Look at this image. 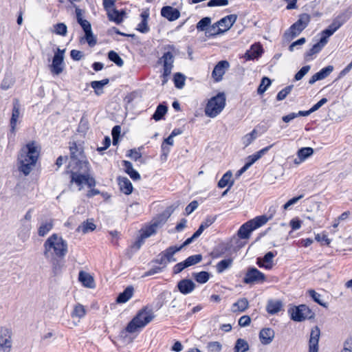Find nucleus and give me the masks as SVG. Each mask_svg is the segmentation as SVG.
I'll return each instance as SVG.
<instances>
[{
	"label": "nucleus",
	"instance_id": "1",
	"mask_svg": "<svg viewBox=\"0 0 352 352\" xmlns=\"http://www.w3.org/2000/svg\"><path fill=\"white\" fill-rule=\"evenodd\" d=\"M71 151V181L70 188L73 190L76 186L78 190H81L84 185H87L91 189L87 192V197H92L99 195L98 189L92 188L96 184L95 179L91 176L90 165L81 151L76 148V144L69 146Z\"/></svg>",
	"mask_w": 352,
	"mask_h": 352
},
{
	"label": "nucleus",
	"instance_id": "2",
	"mask_svg": "<svg viewBox=\"0 0 352 352\" xmlns=\"http://www.w3.org/2000/svg\"><path fill=\"white\" fill-rule=\"evenodd\" d=\"M65 254L66 242L63 236L53 234L45 240L43 255L52 263L54 274H58L62 272Z\"/></svg>",
	"mask_w": 352,
	"mask_h": 352
},
{
	"label": "nucleus",
	"instance_id": "3",
	"mask_svg": "<svg viewBox=\"0 0 352 352\" xmlns=\"http://www.w3.org/2000/svg\"><path fill=\"white\" fill-rule=\"evenodd\" d=\"M41 147L36 141H30L20 149L17 156V168L28 176L34 169L41 154Z\"/></svg>",
	"mask_w": 352,
	"mask_h": 352
},
{
	"label": "nucleus",
	"instance_id": "4",
	"mask_svg": "<svg viewBox=\"0 0 352 352\" xmlns=\"http://www.w3.org/2000/svg\"><path fill=\"white\" fill-rule=\"evenodd\" d=\"M155 316L151 309L144 308L138 311L137 315L129 322L126 331L130 333H135L144 328Z\"/></svg>",
	"mask_w": 352,
	"mask_h": 352
},
{
	"label": "nucleus",
	"instance_id": "5",
	"mask_svg": "<svg viewBox=\"0 0 352 352\" xmlns=\"http://www.w3.org/2000/svg\"><path fill=\"white\" fill-rule=\"evenodd\" d=\"M226 106V96L223 93H219L211 98L205 108V113L209 118L217 117Z\"/></svg>",
	"mask_w": 352,
	"mask_h": 352
},
{
	"label": "nucleus",
	"instance_id": "6",
	"mask_svg": "<svg viewBox=\"0 0 352 352\" xmlns=\"http://www.w3.org/2000/svg\"><path fill=\"white\" fill-rule=\"evenodd\" d=\"M309 21L310 16L308 14L305 13L300 14L298 20L285 32V36L289 39L296 37L306 28Z\"/></svg>",
	"mask_w": 352,
	"mask_h": 352
},
{
	"label": "nucleus",
	"instance_id": "7",
	"mask_svg": "<svg viewBox=\"0 0 352 352\" xmlns=\"http://www.w3.org/2000/svg\"><path fill=\"white\" fill-rule=\"evenodd\" d=\"M291 319L294 321L301 322L314 318V314L305 305L293 306L288 309Z\"/></svg>",
	"mask_w": 352,
	"mask_h": 352
},
{
	"label": "nucleus",
	"instance_id": "8",
	"mask_svg": "<svg viewBox=\"0 0 352 352\" xmlns=\"http://www.w3.org/2000/svg\"><path fill=\"white\" fill-rule=\"evenodd\" d=\"M181 250L182 247H168L159 254L158 258L156 259V263L165 267L169 263L175 262L176 258H174V255Z\"/></svg>",
	"mask_w": 352,
	"mask_h": 352
},
{
	"label": "nucleus",
	"instance_id": "9",
	"mask_svg": "<svg viewBox=\"0 0 352 352\" xmlns=\"http://www.w3.org/2000/svg\"><path fill=\"white\" fill-rule=\"evenodd\" d=\"M65 50L57 49L50 65V70L53 74L58 75L64 69Z\"/></svg>",
	"mask_w": 352,
	"mask_h": 352
},
{
	"label": "nucleus",
	"instance_id": "10",
	"mask_svg": "<svg viewBox=\"0 0 352 352\" xmlns=\"http://www.w3.org/2000/svg\"><path fill=\"white\" fill-rule=\"evenodd\" d=\"M265 276L256 267H250L248 270L243 283L245 284H255L265 282Z\"/></svg>",
	"mask_w": 352,
	"mask_h": 352
},
{
	"label": "nucleus",
	"instance_id": "11",
	"mask_svg": "<svg viewBox=\"0 0 352 352\" xmlns=\"http://www.w3.org/2000/svg\"><path fill=\"white\" fill-rule=\"evenodd\" d=\"M163 62L164 71L162 74V84H165L168 80V77L170 74L173 67L174 58L171 52H168L164 54L160 59Z\"/></svg>",
	"mask_w": 352,
	"mask_h": 352
},
{
	"label": "nucleus",
	"instance_id": "12",
	"mask_svg": "<svg viewBox=\"0 0 352 352\" xmlns=\"http://www.w3.org/2000/svg\"><path fill=\"white\" fill-rule=\"evenodd\" d=\"M12 348V334L8 329H3L0 336V351L10 352Z\"/></svg>",
	"mask_w": 352,
	"mask_h": 352
},
{
	"label": "nucleus",
	"instance_id": "13",
	"mask_svg": "<svg viewBox=\"0 0 352 352\" xmlns=\"http://www.w3.org/2000/svg\"><path fill=\"white\" fill-rule=\"evenodd\" d=\"M229 67V63L227 60L219 61L214 67L212 76L216 82L222 80L223 76L225 74L226 69Z\"/></svg>",
	"mask_w": 352,
	"mask_h": 352
},
{
	"label": "nucleus",
	"instance_id": "14",
	"mask_svg": "<svg viewBox=\"0 0 352 352\" xmlns=\"http://www.w3.org/2000/svg\"><path fill=\"white\" fill-rule=\"evenodd\" d=\"M320 331L318 327H315L311 331L309 338V352H318V342Z\"/></svg>",
	"mask_w": 352,
	"mask_h": 352
},
{
	"label": "nucleus",
	"instance_id": "15",
	"mask_svg": "<svg viewBox=\"0 0 352 352\" xmlns=\"http://www.w3.org/2000/svg\"><path fill=\"white\" fill-rule=\"evenodd\" d=\"M78 280L85 287L89 289H94L96 287L94 278L88 272L80 271L78 274Z\"/></svg>",
	"mask_w": 352,
	"mask_h": 352
},
{
	"label": "nucleus",
	"instance_id": "16",
	"mask_svg": "<svg viewBox=\"0 0 352 352\" xmlns=\"http://www.w3.org/2000/svg\"><path fill=\"white\" fill-rule=\"evenodd\" d=\"M237 16L236 14H230L224 16L217 21V24L221 27L222 33L229 30L236 21Z\"/></svg>",
	"mask_w": 352,
	"mask_h": 352
},
{
	"label": "nucleus",
	"instance_id": "17",
	"mask_svg": "<svg viewBox=\"0 0 352 352\" xmlns=\"http://www.w3.org/2000/svg\"><path fill=\"white\" fill-rule=\"evenodd\" d=\"M343 24V22L340 19H335L332 23L324 30L322 32V36L320 38H325L328 41V38L333 35Z\"/></svg>",
	"mask_w": 352,
	"mask_h": 352
},
{
	"label": "nucleus",
	"instance_id": "18",
	"mask_svg": "<svg viewBox=\"0 0 352 352\" xmlns=\"http://www.w3.org/2000/svg\"><path fill=\"white\" fill-rule=\"evenodd\" d=\"M161 14L170 21H175L180 16L179 11L177 8L171 6L163 7L161 10Z\"/></svg>",
	"mask_w": 352,
	"mask_h": 352
},
{
	"label": "nucleus",
	"instance_id": "19",
	"mask_svg": "<svg viewBox=\"0 0 352 352\" xmlns=\"http://www.w3.org/2000/svg\"><path fill=\"white\" fill-rule=\"evenodd\" d=\"M177 288L182 294L186 295L195 289V284L190 279H182L178 282Z\"/></svg>",
	"mask_w": 352,
	"mask_h": 352
},
{
	"label": "nucleus",
	"instance_id": "20",
	"mask_svg": "<svg viewBox=\"0 0 352 352\" xmlns=\"http://www.w3.org/2000/svg\"><path fill=\"white\" fill-rule=\"evenodd\" d=\"M275 254L272 252H268L265 254L263 258H258L256 264L260 267H264L266 270H270L273 266V258L275 256Z\"/></svg>",
	"mask_w": 352,
	"mask_h": 352
},
{
	"label": "nucleus",
	"instance_id": "21",
	"mask_svg": "<svg viewBox=\"0 0 352 352\" xmlns=\"http://www.w3.org/2000/svg\"><path fill=\"white\" fill-rule=\"evenodd\" d=\"M275 336L274 331L271 328H264L259 333V339L264 345L270 344Z\"/></svg>",
	"mask_w": 352,
	"mask_h": 352
},
{
	"label": "nucleus",
	"instance_id": "22",
	"mask_svg": "<svg viewBox=\"0 0 352 352\" xmlns=\"http://www.w3.org/2000/svg\"><path fill=\"white\" fill-rule=\"evenodd\" d=\"M327 43V41H325V38H320L319 42L314 44L312 47L305 53V60H310L311 59V56L321 51Z\"/></svg>",
	"mask_w": 352,
	"mask_h": 352
},
{
	"label": "nucleus",
	"instance_id": "23",
	"mask_svg": "<svg viewBox=\"0 0 352 352\" xmlns=\"http://www.w3.org/2000/svg\"><path fill=\"white\" fill-rule=\"evenodd\" d=\"M275 212V209L274 208L272 210V213L270 214L269 217H267L265 215L258 216L254 219L248 221L250 224L252 225L254 230H256L262 226L265 225L270 219H271L273 217V214Z\"/></svg>",
	"mask_w": 352,
	"mask_h": 352
},
{
	"label": "nucleus",
	"instance_id": "24",
	"mask_svg": "<svg viewBox=\"0 0 352 352\" xmlns=\"http://www.w3.org/2000/svg\"><path fill=\"white\" fill-rule=\"evenodd\" d=\"M15 83V77L11 72H6L0 84V89L6 91L10 89Z\"/></svg>",
	"mask_w": 352,
	"mask_h": 352
},
{
	"label": "nucleus",
	"instance_id": "25",
	"mask_svg": "<svg viewBox=\"0 0 352 352\" xmlns=\"http://www.w3.org/2000/svg\"><path fill=\"white\" fill-rule=\"evenodd\" d=\"M283 307V302L279 300H269L267 303L266 310L271 315L278 313Z\"/></svg>",
	"mask_w": 352,
	"mask_h": 352
},
{
	"label": "nucleus",
	"instance_id": "26",
	"mask_svg": "<svg viewBox=\"0 0 352 352\" xmlns=\"http://www.w3.org/2000/svg\"><path fill=\"white\" fill-rule=\"evenodd\" d=\"M118 184L120 190L126 194L130 195L133 191V186L130 180L127 177H120L118 178Z\"/></svg>",
	"mask_w": 352,
	"mask_h": 352
},
{
	"label": "nucleus",
	"instance_id": "27",
	"mask_svg": "<svg viewBox=\"0 0 352 352\" xmlns=\"http://www.w3.org/2000/svg\"><path fill=\"white\" fill-rule=\"evenodd\" d=\"M107 14L110 21H113L117 24H120L123 21V16L125 14V12L123 10L120 12L116 8H113L108 11Z\"/></svg>",
	"mask_w": 352,
	"mask_h": 352
},
{
	"label": "nucleus",
	"instance_id": "28",
	"mask_svg": "<svg viewBox=\"0 0 352 352\" xmlns=\"http://www.w3.org/2000/svg\"><path fill=\"white\" fill-rule=\"evenodd\" d=\"M273 146V144H271L268 146H266L260 151L256 152L255 153L249 155L247 158L248 163L250 164V166L255 163L257 160L261 159L267 152Z\"/></svg>",
	"mask_w": 352,
	"mask_h": 352
},
{
	"label": "nucleus",
	"instance_id": "29",
	"mask_svg": "<svg viewBox=\"0 0 352 352\" xmlns=\"http://www.w3.org/2000/svg\"><path fill=\"white\" fill-rule=\"evenodd\" d=\"M249 307V302L247 298H241L234 302L232 306V311L236 312H243Z\"/></svg>",
	"mask_w": 352,
	"mask_h": 352
},
{
	"label": "nucleus",
	"instance_id": "30",
	"mask_svg": "<svg viewBox=\"0 0 352 352\" xmlns=\"http://www.w3.org/2000/svg\"><path fill=\"white\" fill-rule=\"evenodd\" d=\"M254 230L249 221L243 224L238 230V236L240 239H246L250 236L252 232Z\"/></svg>",
	"mask_w": 352,
	"mask_h": 352
},
{
	"label": "nucleus",
	"instance_id": "31",
	"mask_svg": "<svg viewBox=\"0 0 352 352\" xmlns=\"http://www.w3.org/2000/svg\"><path fill=\"white\" fill-rule=\"evenodd\" d=\"M140 16L142 18L141 22L138 25L137 30L142 33H146L149 31V27L148 25V19L149 13L148 11H144L141 13Z\"/></svg>",
	"mask_w": 352,
	"mask_h": 352
},
{
	"label": "nucleus",
	"instance_id": "32",
	"mask_svg": "<svg viewBox=\"0 0 352 352\" xmlns=\"http://www.w3.org/2000/svg\"><path fill=\"white\" fill-rule=\"evenodd\" d=\"M96 226L94 223L93 219H88L82 222L77 228V231L82 234H87L94 231Z\"/></svg>",
	"mask_w": 352,
	"mask_h": 352
},
{
	"label": "nucleus",
	"instance_id": "33",
	"mask_svg": "<svg viewBox=\"0 0 352 352\" xmlns=\"http://www.w3.org/2000/svg\"><path fill=\"white\" fill-rule=\"evenodd\" d=\"M133 287L129 286L124 290L123 292L118 295L116 299V302L118 303H125L133 296Z\"/></svg>",
	"mask_w": 352,
	"mask_h": 352
},
{
	"label": "nucleus",
	"instance_id": "34",
	"mask_svg": "<svg viewBox=\"0 0 352 352\" xmlns=\"http://www.w3.org/2000/svg\"><path fill=\"white\" fill-rule=\"evenodd\" d=\"M258 137V131L253 129L250 133H248L241 138V143L244 147L250 145Z\"/></svg>",
	"mask_w": 352,
	"mask_h": 352
},
{
	"label": "nucleus",
	"instance_id": "35",
	"mask_svg": "<svg viewBox=\"0 0 352 352\" xmlns=\"http://www.w3.org/2000/svg\"><path fill=\"white\" fill-rule=\"evenodd\" d=\"M262 47L260 45H252L251 50L245 54L246 60H252L258 58L262 53Z\"/></svg>",
	"mask_w": 352,
	"mask_h": 352
},
{
	"label": "nucleus",
	"instance_id": "36",
	"mask_svg": "<svg viewBox=\"0 0 352 352\" xmlns=\"http://www.w3.org/2000/svg\"><path fill=\"white\" fill-rule=\"evenodd\" d=\"M124 166L125 168L126 173L132 179L139 180L140 179V175L133 168V165L130 162L124 161Z\"/></svg>",
	"mask_w": 352,
	"mask_h": 352
},
{
	"label": "nucleus",
	"instance_id": "37",
	"mask_svg": "<svg viewBox=\"0 0 352 352\" xmlns=\"http://www.w3.org/2000/svg\"><path fill=\"white\" fill-rule=\"evenodd\" d=\"M232 177V173L231 171H227L221 177V179L218 182V187L220 188H223L226 186H229V188L233 185V182L231 181V178Z\"/></svg>",
	"mask_w": 352,
	"mask_h": 352
},
{
	"label": "nucleus",
	"instance_id": "38",
	"mask_svg": "<svg viewBox=\"0 0 352 352\" xmlns=\"http://www.w3.org/2000/svg\"><path fill=\"white\" fill-rule=\"evenodd\" d=\"M20 117V111L18 105L14 104L12 109V117L10 119L11 131L14 132L16 129L19 119Z\"/></svg>",
	"mask_w": 352,
	"mask_h": 352
},
{
	"label": "nucleus",
	"instance_id": "39",
	"mask_svg": "<svg viewBox=\"0 0 352 352\" xmlns=\"http://www.w3.org/2000/svg\"><path fill=\"white\" fill-rule=\"evenodd\" d=\"M53 228L51 220L43 221L38 227V234L40 236H45Z\"/></svg>",
	"mask_w": 352,
	"mask_h": 352
},
{
	"label": "nucleus",
	"instance_id": "40",
	"mask_svg": "<svg viewBox=\"0 0 352 352\" xmlns=\"http://www.w3.org/2000/svg\"><path fill=\"white\" fill-rule=\"evenodd\" d=\"M248 350L249 344L246 340L242 338H239L236 340L234 347V352H246Z\"/></svg>",
	"mask_w": 352,
	"mask_h": 352
},
{
	"label": "nucleus",
	"instance_id": "41",
	"mask_svg": "<svg viewBox=\"0 0 352 352\" xmlns=\"http://www.w3.org/2000/svg\"><path fill=\"white\" fill-rule=\"evenodd\" d=\"M174 138L169 135L167 138L164 139L162 144V155L164 156L165 158L168 156L170 153V147L169 146H173L174 144Z\"/></svg>",
	"mask_w": 352,
	"mask_h": 352
},
{
	"label": "nucleus",
	"instance_id": "42",
	"mask_svg": "<svg viewBox=\"0 0 352 352\" xmlns=\"http://www.w3.org/2000/svg\"><path fill=\"white\" fill-rule=\"evenodd\" d=\"M221 34H223L221 27H219L217 22H216L212 25L210 24L209 25L205 34L207 37H214Z\"/></svg>",
	"mask_w": 352,
	"mask_h": 352
},
{
	"label": "nucleus",
	"instance_id": "43",
	"mask_svg": "<svg viewBox=\"0 0 352 352\" xmlns=\"http://www.w3.org/2000/svg\"><path fill=\"white\" fill-rule=\"evenodd\" d=\"M86 314L85 307L80 304H77L74 306L73 311L71 313V316L73 318H82Z\"/></svg>",
	"mask_w": 352,
	"mask_h": 352
},
{
	"label": "nucleus",
	"instance_id": "44",
	"mask_svg": "<svg viewBox=\"0 0 352 352\" xmlns=\"http://www.w3.org/2000/svg\"><path fill=\"white\" fill-rule=\"evenodd\" d=\"M211 24V18L206 16L202 18L196 25V28L199 32H206L209 25Z\"/></svg>",
	"mask_w": 352,
	"mask_h": 352
},
{
	"label": "nucleus",
	"instance_id": "45",
	"mask_svg": "<svg viewBox=\"0 0 352 352\" xmlns=\"http://www.w3.org/2000/svg\"><path fill=\"white\" fill-rule=\"evenodd\" d=\"M314 151L311 147H303L297 151V156L300 157L301 160L305 161L314 154Z\"/></svg>",
	"mask_w": 352,
	"mask_h": 352
},
{
	"label": "nucleus",
	"instance_id": "46",
	"mask_svg": "<svg viewBox=\"0 0 352 352\" xmlns=\"http://www.w3.org/2000/svg\"><path fill=\"white\" fill-rule=\"evenodd\" d=\"M109 83V79H103L99 81H92L91 82V87L95 90L97 95L101 94L103 87Z\"/></svg>",
	"mask_w": 352,
	"mask_h": 352
},
{
	"label": "nucleus",
	"instance_id": "47",
	"mask_svg": "<svg viewBox=\"0 0 352 352\" xmlns=\"http://www.w3.org/2000/svg\"><path fill=\"white\" fill-rule=\"evenodd\" d=\"M232 258H227L223 259L219 261L216 266L217 272L218 273H222L226 270L230 268L232 265Z\"/></svg>",
	"mask_w": 352,
	"mask_h": 352
},
{
	"label": "nucleus",
	"instance_id": "48",
	"mask_svg": "<svg viewBox=\"0 0 352 352\" xmlns=\"http://www.w3.org/2000/svg\"><path fill=\"white\" fill-rule=\"evenodd\" d=\"M32 226L29 223L23 224L19 228V236L23 240H26L30 236Z\"/></svg>",
	"mask_w": 352,
	"mask_h": 352
},
{
	"label": "nucleus",
	"instance_id": "49",
	"mask_svg": "<svg viewBox=\"0 0 352 352\" xmlns=\"http://www.w3.org/2000/svg\"><path fill=\"white\" fill-rule=\"evenodd\" d=\"M168 108L164 104H160L157 106L154 114L153 115V118L155 121L160 120L164 115L167 113Z\"/></svg>",
	"mask_w": 352,
	"mask_h": 352
},
{
	"label": "nucleus",
	"instance_id": "50",
	"mask_svg": "<svg viewBox=\"0 0 352 352\" xmlns=\"http://www.w3.org/2000/svg\"><path fill=\"white\" fill-rule=\"evenodd\" d=\"M157 226L158 223H154L151 226L142 229L141 230V234L143 236V238L147 239L153 234H155L156 232Z\"/></svg>",
	"mask_w": 352,
	"mask_h": 352
},
{
	"label": "nucleus",
	"instance_id": "51",
	"mask_svg": "<svg viewBox=\"0 0 352 352\" xmlns=\"http://www.w3.org/2000/svg\"><path fill=\"white\" fill-rule=\"evenodd\" d=\"M193 277L197 283L204 284L209 280L210 274L207 272L203 271L198 273H194Z\"/></svg>",
	"mask_w": 352,
	"mask_h": 352
},
{
	"label": "nucleus",
	"instance_id": "52",
	"mask_svg": "<svg viewBox=\"0 0 352 352\" xmlns=\"http://www.w3.org/2000/svg\"><path fill=\"white\" fill-rule=\"evenodd\" d=\"M109 59L116 64L118 67H122L124 65V61L118 54L113 50L108 53Z\"/></svg>",
	"mask_w": 352,
	"mask_h": 352
},
{
	"label": "nucleus",
	"instance_id": "53",
	"mask_svg": "<svg viewBox=\"0 0 352 352\" xmlns=\"http://www.w3.org/2000/svg\"><path fill=\"white\" fill-rule=\"evenodd\" d=\"M202 259L201 254H195L188 257L185 261V263L187 267L199 263Z\"/></svg>",
	"mask_w": 352,
	"mask_h": 352
},
{
	"label": "nucleus",
	"instance_id": "54",
	"mask_svg": "<svg viewBox=\"0 0 352 352\" xmlns=\"http://www.w3.org/2000/svg\"><path fill=\"white\" fill-rule=\"evenodd\" d=\"M333 67L332 65H328L326 67L322 68L320 71L316 73L319 80H323L327 78L333 72Z\"/></svg>",
	"mask_w": 352,
	"mask_h": 352
},
{
	"label": "nucleus",
	"instance_id": "55",
	"mask_svg": "<svg viewBox=\"0 0 352 352\" xmlns=\"http://www.w3.org/2000/svg\"><path fill=\"white\" fill-rule=\"evenodd\" d=\"M271 85V80L267 77H263L261 80V82L258 88L257 92L258 94H263L269 86Z\"/></svg>",
	"mask_w": 352,
	"mask_h": 352
},
{
	"label": "nucleus",
	"instance_id": "56",
	"mask_svg": "<svg viewBox=\"0 0 352 352\" xmlns=\"http://www.w3.org/2000/svg\"><path fill=\"white\" fill-rule=\"evenodd\" d=\"M85 38L90 47L96 45L97 39L92 32V30L85 32Z\"/></svg>",
	"mask_w": 352,
	"mask_h": 352
},
{
	"label": "nucleus",
	"instance_id": "57",
	"mask_svg": "<svg viewBox=\"0 0 352 352\" xmlns=\"http://www.w3.org/2000/svg\"><path fill=\"white\" fill-rule=\"evenodd\" d=\"M174 82L176 87L182 89L185 83V76L180 73L175 74L174 76Z\"/></svg>",
	"mask_w": 352,
	"mask_h": 352
},
{
	"label": "nucleus",
	"instance_id": "58",
	"mask_svg": "<svg viewBox=\"0 0 352 352\" xmlns=\"http://www.w3.org/2000/svg\"><path fill=\"white\" fill-rule=\"evenodd\" d=\"M309 294L316 302L324 307H327V304L322 302L321 300L322 296L320 294L317 293L315 290L313 289H310L309 291Z\"/></svg>",
	"mask_w": 352,
	"mask_h": 352
},
{
	"label": "nucleus",
	"instance_id": "59",
	"mask_svg": "<svg viewBox=\"0 0 352 352\" xmlns=\"http://www.w3.org/2000/svg\"><path fill=\"white\" fill-rule=\"evenodd\" d=\"M207 349L210 352H219L222 349V345L219 342H210L207 345Z\"/></svg>",
	"mask_w": 352,
	"mask_h": 352
},
{
	"label": "nucleus",
	"instance_id": "60",
	"mask_svg": "<svg viewBox=\"0 0 352 352\" xmlns=\"http://www.w3.org/2000/svg\"><path fill=\"white\" fill-rule=\"evenodd\" d=\"M311 67L309 65H305L302 67L295 75L294 79L296 80H301L310 70Z\"/></svg>",
	"mask_w": 352,
	"mask_h": 352
},
{
	"label": "nucleus",
	"instance_id": "61",
	"mask_svg": "<svg viewBox=\"0 0 352 352\" xmlns=\"http://www.w3.org/2000/svg\"><path fill=\"white\" fill-rule=\"evenodd\" d=\"M292 89V86L286 87L285 89H282L278 93L276 99L278 100H283L291 92Z\"/></svg>",
	"mask_w": 352,
	"mask_h": 352
},
{
	"label": "nucleus",
	"instance_id": "62",
	"mask_svg": "<svg viewBox=\"0 0 352 352\" xmlns=\"http://www.w3.org/2000/svg\"><path fill=\"white\" fill-rule=\"evenodd\" d=\"M53 31L57 34L65 35L66 34V25L63 23H58L54 26Z\"/></svg>",
	"mask_w": 352,
	"mask_h": 352
},
{
	"label": "nucleus",
	"instance_id": "63",
	"mask_svg": "<svg viewBox=\"0 0 352 352\" xmlns=\"http://www.w3.org/2000/svg\"><path fill=\"white\" fill-rule=\"evenodd\" d=\"M228 4V0H210L207 6L208 7L224 6Z\"/></svg>",
	"mask_w": 352,
	"mask_h": 352
},
{
	"label": "nucleus",
	"instance_id": "64",
	"mask_svg": "<svg viewBox=\"0 0 352 352\" xmlns=\"http://www.w3.org/2000/svg\"><path fill=\"white\" fill-rule=\"evenodd\" d=\"M341 352H352V338H348L346 340L344 348Z\"/></svg>",
	"mask_w": 352,
	"mask_h": 352
}]
</instances>
